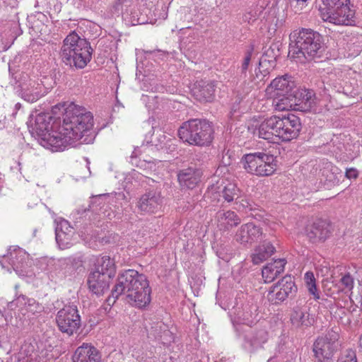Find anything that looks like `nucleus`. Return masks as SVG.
<instances>
[{
    "instance_id": "nucleus-34",
    "label": "nucleus",
    "mask_w": 362,
    "mask_h": 362,
    "mask_svg": "<svg viewBox=\"0 0 362 362\" xmlns=\"http://www.w3.org/2000/svg\"><path fill=\"white\" fill-rule=\"evenodd\" d=\"M273 105L279 111L289 110L296 106V95L290 93L282 96H273Z\"/></svg>"
},
{
    "instance_id": "nucleus-44",
    "label": "nucleus",
    "mask_w": 362,
    "mask_h": 362,
    "mask_svg": "<svg viewBox=\"0 0 362 362\" xmlns=\"http://www.w3.org/2000/svg\"><path fill=\"white\" fill-rule=\"evenodd\" d=\"M236 204L240 203L243 209L254 211L255 210V207L252 202L247 198H242L239 201H235Z\"/></svg>"
},
{
    "instance_id": "nucleus-20",
    "label": "nucleus",
    "mask_w": 362,
    "mask_h": 362,
    "mask_svg": "<svg viewBox=\"0 0 362 362\" xmlns=\"http://www.w3.org/2000/svg\"><path fill=\"white\" fill-rule=\"evenodd\" d=\"M112 278L107 274H103L98 270H92L88 278L89 290L97 296H101L106 292L110 287V283Z\"/></svg>"
},
{
    "instance_id": "nucleus-56",
    "label": "nucleus",
    "mask_w": 362,
    "mask_h": 362,
    "mask_svg": "<svg viewBox=\"0 0 362 362\" xmlns=\"http://www.w3.org/2000/svg\"><path fill=\"white\" fill-rule=\"evenodd\" d=\"M262 59H261V60L259 61V65H261V64H262Z\"/></svg>"
},
{
    "instance_id": "nucleus-45",
    "label": "nucleus",
    "mask_w": 362,
    "mask_h": 362,
    "mask_svg": "<svg viewBox=\"0 0 362 362\" xmlns=\"http://www.w3.org/2000/svg\"><path fill=\"white\" fill-rule=\"evenodd\" d=\"M175 139L174 138H170L167 140V143L165 144L164 146H162V150L168 152L170 151H174L176 149V144H175Z\"/></svg>"
},
{
    "instance_id": "nucleus-17",
    "label": "nucleus",
    "mask_w": 362,
    "mask_h": 362,
    "mask_svg": "<svg viewBox=\"0 0 362 362\" xmlns=\"http://www.w3.org/2000/svg\"><path fill=\"white\" fill-rule=\"evenodd\" d=\"M276 116H272L264 119L252 131L254 136L260 139L268 140L271 142H276L279 139Z\"/></svg>"
},
{
    "instance_id": "nucleus-41",
    "label": "nucleus",
    "mask_w": 362,
    "mask_h": 362,
    "mask_svg": "<svg viewBox=\"0 0 362 362\" xmlns=\"http://www.w3.org/2000/svg\"><path fill=\"white\" fill-rule=\"evenodd\" d=\"M280 55L279 49L276 45H272L264 53V61H272V59L276 60V57Z\"/></svg>"
},
{
    "instance_id": "nucleus-43",
    "label": "nucleus",
    "mask_w": 362,
    "mask_h": 362,
    "mask_svg": "<svg viewBox=\"0 0 362 362\" xmlns=\"http://www.w3.org/2000/svg\"><path fill=\"white\" fill-rule=\"evenodd\" d=\"M64 262L66 264H71L74 269H79L83 264V260L81 256L67 257L64 259Z\"/></svg>"
},
{
    "instance_id": "nucleus-25",
    "label": "nucleus",
    "mask_w": 362,
    "mask_h": 362,
    "mask_svg": "<svg viewBox=\"0 0 362 362\" xmlns=\"http://www.w3.org/2000/svg\"><path fill=\"white\" fill-rule=\"evenodd\" d=\"M201 175L199 170L188 168L179 172L177 179L182 187L193 189L200 182Z\"/></svg>"
},
{
    "instance_id": "nucleus-13",
    "label": "nucleus",
    "mask_w": 362,
    "mask_h": 362,
    "mask_svg": "<svg viewBox=\"0 0 362 362\" xmlns=\"http://www.w3.org/2000/svg\"><path fill=\"white\" fill-rule=\"evenodd\" d=\"M12 309H16L18 313L27 318L40 314L44 311V306L35 299L25 295H19L10 303Z\"/></svg>"
},
{
    "instance_id": "nucleus-16",
    "label": "nucleus",
    "mask_w": 362,
    "mask_h": 362,
    "mask_svg": "<svg viewBox=\"0 0 362 362\" xmlns=\"http://www.w3.org/2000/svg\"><path fill=\"white\" fill-rule=\"evenodd\" d=\"M295 82L291 76L286 74L274 78L267 88V92L272 96H282L294 93Z\"/></svg>"
},
{
    "instance_id": "nucleus-10",
    "label": "nucleus",
    "mask_w": 362,
    "mask_h": 362,
    "mask_svg": "<svg viewBox=\"0 0 362 362\" xmlns=\"http://www.w3.org/2000/svg\"><path fill=\"white\" fill-rule=\"evenodd\" d=\"M297 289L293 277L286 275L271 287L267 294L268 300L272 304H279L295 295Z\"/></svg>"
},
{
    "instance_id": "nucleus-40",
    "label": "nucleus",
    "mask_w": 362,
    "mask_h": 362,
    "mask_svg": "<svg viewBox=\"0 0 362 362\" xmlns=\"http://www.w3.org/2000/svg\"><path fill=\"white\" fill-rule=\"evenodd\" d=\"M253 52H254V47H253V45H251L245 52V55L244 57V59H243V63H242V65L240 67V71H241L240 76L241 77L243 76L244 77L246 76V73L248 69Z\"/></svg>"
},
{
    "instance_id": "nucleus-37",
    "label": "nucleus",
    "mask_w": 362,
    "mask_h": 362,
    "mask_svg": "<svg viewBox=\"0 0 362 362\" xmlns=\"http://www.w3.org/2000/svg\"><path fill=\"white\" fill-rule=\"evenodd\" d=\"M240 191L236 185L233 183H228L222 189L221 196L227 202H231L240 199Z\"/></svg>"
},
{
    "instance_id": "nucleus-14",
    "label": "nucleus",
    "mask_w": 362,
    "mask_h": 362,
    "mask_svg": "<svg viewBox=\"0 0 362 362\" xmlns=\"http://www.w3.org/2000/svg\"><path fill=\"white\" fill-rule=\"evenodd\" d=\"M157 88H152L151 91H148L146 94H143L141 96V101L144 103L148 113L151 116L149 117L148 119L145 123V128H151L149 132L146 135V139H148V136H152L154 134V129L158 127L156 121V110L158 107V95H157Z\"/></svg>"
},
{
    "instance_id": "nucleus-39",
    "label": "nucleus",
    "mask_w": 362,
    "mask_h": 362,
    "mask_svg": "<svg viewBox=\"0 0 362 362\" xmlns=\"http://www.w3.org/2000/svg\"><path fill=\"white\" fill-rule=\"evenodd\" d=\"M304 279L309 293L313 295L315 299H319L320 296L317 292L315 284V278L313 273L311 272H306L305 274Z\"/></svg>"
},
{
    "instance_id": "nucleus-19",
    "label": "nucleus",
    "mask_w": 362,
    "mask_h": 362,
    "mask_svg": "<svg viewBox=\"0 0 362 362\" xmlns=\"http://www.w3.org/2000/svg\"><path fill=\"white\" fill-rule=\"evenodd\" d=\"M263 235L262 229L253 223L242 225L237 230L235 239L243 245L257 242Z\"/></svg>"
},
{
    "instance_id": "nucleus-9",
    "label": "nucleus",
    "mask_w": 362,
    "mask_h": 362,
    "mask_svg": "<svg viewBox=\"0 0 362 362\" xmlns=\"http://www.w3.org/2000/svg\"><path fill=\"white\" fill-rule=\"evenodd\" d=\"M56 322L59 330L68 335H72L81 325V317L76 306L66 305L58 311Z\"/></svg>"
},
{
    "instance_id": "nucleus-5",
    "label": "nucleus",
    "mask_w": 362,
    "mask_h": 362,
    "mask_svg": "<svg viewBox=\"0 0 362 362\" xmlns=\"http://www.w3.org/2000/svg\"><path fill=\"white\" fill-rule=\"evenodd\" d=\"M184 142L198 146H209L214 139V129L206 119H192L182 123L177 131Z\"/></svg>"
},
{
    "instance_id": "nucleus-30",
    "label": "nucleus",
    "mask_w": 362,
    "mask_h": 362,
    "mask_svg": "<svg viewBox=\"0 0 362 362\" xmlns=\"http://www.w3.org/2000/svg\"><path fill=\"white\" fill-rule=\"evenodd\" d=\"M216 219L218 226L226 230H229L240 223V217L230 210H219L216 214Z\"/></svg>"
},
{
    "instance_id": "nucleus-21",
    "label": "nucleus",
    "mask_w": 362,
    "mask_h": 362,
    "mask_svg": "<svg viewBox=\"0 0 362 362\" xmlns=\"http://www.w3.org/2000/svg\"><path fill=\"white\" fill-rule=\"evenodd\" d=\"M243 347L250 353H254L261 348L268 339V332L265 329L252 331L244 335Z\"/></svg>"
},
{
    "instance_id": "nucleus-27",
    "label": "nucleus",
    "mask_w": 362,
    "mask_h": 362,
    "mask_svg": "<svg viewBox=\"0 0 362 362\" xmlns=\"http://www.w3.org/2000/svg\"><path fill=\"white\" fill-rule=\"evenodd\" d=\"M286 260L277 259L265 265L262 270V275L265 283L272 282L284 271Z\"/></svg>"
},
{
    "instance_id": "nucleus-3",
    "label": "nucleus",
    "mask_w": 362,
    "mask_h": 362,
    "mask_svg": "<svg viewBox=\"0 0 362 362\" xmlns=\"http://www.w3.org/2000/svg\"><path fill=\"white\" fill-rule=\"evenodd\" d=\"M288 57L304 62L321 57L325 50L322 36L312 29L302 28L290 35Z\"/></svg>"
},
{
    "instance_id": "nucleus-6",
    "label": "nucleus",
    "mask_w": 362,
    "mask_h": 362,
    "mask_svg": "<svg viewBox=\"0 0 362 362\" xmlns=\"http://www.w3.org/2000/svg\"><path fill=\"white\" fill-rule=\"evenodd\" d=\"M349 0H322L320 8L322 18L335 25H354V11L349 8Z\"/></svg>"
},
{
    "instance_id": "nucleus-47",
    "label": "nucleus",
    "mask_w": 362,
    "mask_h": 362,
    "mask_svg": "<svg viewBox=\"0 0 362 362\" xmlns=\"http://www.w3.org/2000/svg\"><path fill=\"white\" fill-rule=\"evenodd\" d=\"M256 16L254 15L252 12H247L243 16V21L247 22L248 23H253L255 21H256Z\"/></svg>"
},
{
    "instance_id": "nucleus-15",
    "label": "nucleus",
    "mask_w": 362,
    "mask_h": 362,
    "mask_svg": "<svg viewBox=\"0 0 362 362\" xmlns=\"http://www.w3.org/2000/svg\"><path fill=\"white\" fill-rule=\"evenodd\" d=\"M56 241L61 249H66L73 245L75 236V230L70 223L62 218L55 220Z\"/></svg>"
},
{
    "instance_id": "nucleus-31",
    "label": "nucleus",
    "mask_w": 362,
    "mask_h": 362,
    "mask_svg": "<svg viewBox=\"0 0 362 362\" xmlns=\"http://www.w3.org/2000/svg\"><path fill=\"white\" fill-rule=\"evenodd\" d=\"M177 328L170 320V317L166 322H163L160 326V339L162 344L168 347L175 341Z\"/></svg>"
},
{
    "instance_id": "nucleus-35",
    "label": "nucleus",
    "mask_w": 362,
    "mask_h": 362,
    "mask_svg": "<svg viewBox=\"0 0 362 362\" xmlns=\"http://www.w3.org/2000/svg\"><path fill=\"white\" fill-rule=\"evenodd\" d=\"M93 270L102 272L103 274L109 275L113 278L116 274L115 261L108 256H104L97 260L95 268Z\"/></svg>"
},
{
    "instance_id": "nucleus-12",
    "label": "nucleus",
    "mask_w": 362,
    "mask_h": 362,
    "mask_svg": "<svg viewBox=\"0 0 362 362\" xmlns=\"http://www.w3.org/2000/svg\"><path fill=\"white\" fill-rule=\"evenodd\" d=\"M20 95L25 101L34 103L47 94L49 88L44 82L35 77L28 78L21 83Z\"/></svg>"
},
{
    "instance_id": "nucleus-32",
    "label": "nucleus",
    "mask_w": 362,
    "mask_h": 362,
    "mask_svg": "<svg viewBox=\"0 0 362 362\" xmlns=\"http://www.w3.org/2000/svg\"><path fill=\"white\" fill-rule=\"evenodd\" d=\"M262 162L260 164L257 176H269L276 169V159L274 155L263 151Z\"/></svg>"
},
{
    "instance_id": "nucleus-29",
    "label": "nucleus",
    "mask_w": 362,
    "mask_h": 362,
    "mask_svg": "<svg viewBox=\"0 0 362 362\" xmlns=\"http://www.w3.org/2000/svg\"><path fill=\"white\" fill-rule=\"evenodd\" d=\"M263 151H257L245 154L241 159L244 169L250 174L257 176L260 164L262 162Z\"/></svg>"
},
{
    "instance_id": "nucleus-46",
    "label": "nucleus",
    "mask_w": 362,
    "mask_h": 362,
    "mask_svg": "<svg viewBox=\"0 0 362 362\" xmlns=\"http://www.w3.org/2000/svg\"><path fill=\"white\" fill-rule=\"evenodd\" d=\"M345 176L348 179H356L358 177V172L354 168H347Z\"/></svg>"
},
{
    "instance_id": "nucleus-53",
    "label": "nucleus",
    "mask_w": 362,
    "mask_h": 362,
    "mask_svg": "<svg viewBox=\"0 0 362 362\" xmlns=\"http://www.w3.org/2000/svg\"><path fill=\"white\" fill-rule=\"evenodd\" d=\"M236 112V108H235V107H233L232 109H231V111L229 113V117L230 118H232L233 116V114Z\"/></svg>"
},
{
    "instance_id": "nucleus-2",
    "label": "nucleus",
    "mask_w": 362,
    "mask_h": 362,
    "mask_svg": "<svg viewBox=\"0 0 362 362\" xmlns=\"http://www.w3.org/2000/svg\"><path fill=\"white\" fill-rule=\"evenodd\" d=\"M112 294L115 298L124 294L129 303L140 308L151 302V288L146 277L134 269L119 274Z\"/></svg>"
},
{
    "instance_id": "nucleus-55",
    "label": "nucleus",
    "mask_w": 362,
    "mask_h": 362,
    "mask_svg": "<svg viewBox=\"0 0 362 362\" xmlns=\"http://www.w3.org/2000/svg\"><path fill=\"white\" fill-rule=\"evenodd\" d=\"M167 17V14H165V16H163V19H165Z\"/></svg>"
},
{
    "instance_id": "nucleus-4",
    "label": "nucleus",
    "mask_w": 362,
    "mask_h": 362,
    "mask_svg": "<svg viewBox=\"0 0 362 362\" xmlns=\"http://www.w3.org/2000/svg\"><path fill=\"white\" fill-rule=\"evenodd\" d=\"M90 50L89 42L73 32L64 39L60 54L66 64H73L76 67L82 69L91 59Z\"/></svg>"
},
{
    "instance_id": "nucleus-38",
    "label": "nucleus",
    "mask_w": 362,
    "mask_h": 362,
    "mask_svg": "<svg viewBox=\"0 0 362 362\" xmlns=\"http://www.w3.org/2000/svg\"><path fill=\"white\" fill-rule=\"evenodd\" d=\"M256 311V306H252L251 308H247V306H245L243 315L240 316L241 322L251 326L256 321H258L257 314L255 313Z\"/></svg>"
},
{
    "instance_id": "nucleus-24",
    "label": "nucleus",
    "mask_w": 362,
    "mask_h": 362,
    "mask_svg": "<svg viewBox=\"0 0 362 362\" xmlns=\"http://www.w3.org/2000/svg\"><path fill=\"white\" fill-rule=\"evenodd\" d=\"M298 94L299 98L296 95V105L298 106V110L303 112H317V98L313 90H301Z\"/></svg>"
},
{
    "instance_id": "nucleus-22",
    "label": "nucleus",
    "mask_w": 362,
    "mask_h": 362,
    "mask_svg": "<svg viewBox=\"0 0 362 362\" xmlns=\"http://www.w3.org/2000/svg\"><path fill=\"white\" fill-rule=\"evenodd\" d=\"M216 83L211 81L197 82L192 89V94L196 100L202 103H210L215 98Z\"/></svg>"
},
{
    "instance_id": "nucleus-23",
    "label": "nucleus",
    "mask_w": 362,
    "mask_h": 362,
    "mask_svg": "<svg viewBox=\"0 0 362 362\" xmlns=\"http://www.w3.org/2000/svg\"><path fill=\"white\" fill-rule=\"evenodd\" d=\"M101 355L99 351L91 344L83 343L78 346L73 356V362H100Z\"/></svg>"
},
{
    "instance_id": "nucleus-51",
    "label": "nucleus",
    "mask_w": 362,
    "mask_h": 362,
    "mask_svg": "<svg viewBox=\"0 0 362 362\" xmlns=\"http://www.w3.org/2000/svg\"><path fill=\"white\" fill-rule=\"evenodd\" d=\"M252 88H253V85H250V86H249L245 88V90H244V93L245 94H247V93H249L251 91V90Z\"/></svg>"
},
{
    "instance_id": "nucleus-18",
    "label": "nucleus",
    "mask_w": 362,
    "mask_h": 362,
    "mask_svg": "<svg viewBox=\"0 0 362 362\" xmlns=\"http://www.w3.org/2000/svg\"><path fill=\"white\" fill-rule=\"evenodd\" d=\"M306 236L313 243L325 241L331 235L330 225L325 220L319 219L305 229Z\"/></svg>"
},
{
    "instance_id": "nucleus-50",
    "label": "nucleus",
    "mask_w": 362,
    "mask_h": 362,
    "mask_svg": "<svg viewBox=\"0 0 362 362\" xmlns=\"http://www.w3.org/2000/svg\"><path fill=\"white\" fill-rule=\"evenodd\" d=\"M4 321H5V320L4 318V316L1 314V313L0 312V329H2V327H3L4 324Z\"/></svg>"
},
{
    "instance_id": "nucleus-33",
    "label": "nucleus",
    "mask_w": 362,
    "mask_h": 362,
    "mask_svg": "<svg viewBox=\"0 0 362 362\" xmlns=\"http://www.w3.org/2000/svg\"><path fill=\"white\" fill-rule=\"evenodd\" d=\"M291 321L292 325L296 327L310 326L311 322L309 320V314L307 312V307H294L291 315Z\"/></svg>"
},
{
    "instance_id": "nucleus-48",
    "label": "nucleus",
    "mask_w": 362,
    "mask_h": 362,
    "mask_svg": "<svg viewBox=\"0 0 362 362\" xmlns=\"http://www.w3.org/2000/svg\"><path fill=\"white\" fill-rule=\"evenodd\" d=\"M341 362H357L356 356L354 352H349Z\"/></svg>"
},
{
    "instance_id": "nucleus-11",
    "label": "nucleus",
    "mask_w": 362,
    "mask_h": 362,
    "mask_svg": "<svg viewBox=\"0 0 362 362\" xmlns=\"http://www.w3.org/2000/svg\"><path fill=\"white\" fill-rule=\"evenodd\" d=\"M279 139L289 141L298 136L302 125L298 117L289 114L287 117L276 116Z\"/></svg>"
},
{
    "instance_id": "nucleus-1",
    "label": "nucleus",
    "mask_w": 362,
    "mask_h": 362,
    "mask_svg": "<svg viewBox=\"0 0 362 362\" xmlns=\"http://www.w3.org/2000/svg\"><path fill=\"white\" fill-rule=\"evenodd\" d=\"M50 117L38 114L35 117L33 129L41 137V145L52 151H62L80 143L93 140V117L90 112L74 104L65 110L62 123L49 127Z\"/></svg>"
},
{
    "instance_id": "nucleus-54",
    "label": "nucleus",
    "mask_w": 362,
    "mask_h": 362,
    "mask_svg": "<svg viewBox=\"0 0 362 362\" xmlns=\"http://www.w3.org/2000/svg\"><path fill=\"white\" fill-rule=\"evenodd\" d=\"M267 362H274V358H270Z\"/></svg>"
},
{
    "instance_id": "nucleus-28",
    "label": "nucleus",
    "mask_w": 362,
    "mask_h": 362,
    "mask_svg": "<svg viewBox=\"0 0 362 362\" xmlns=\"http://www.w3.org/2000/svg\"><path fill=\"white\" fill-rule=\"evenodd\" d=\"M158 204L156 191H149L144 194L138 200L136 206L142 214L153 213Z\"/></svg>"
},
{
    "instance_id": "nucleus-8",
    "label": "nucleus",
    "mask_w": 362,
    "mask_h": 362,
    "mask_svg": "<svg viewBox=\"0 0 362 362\" xmlns=\"http://www.w3.org/2000/svg\"><path fill=\"white\" fill-rule=\"evenodd\" d=\"M339 339L338 332L331 329L315 339L313 351L317 362H326L332 359L339 347Z\"/></svg>"
},
{
    "instance_id": "nucleus-42",
    "label": "nucleus",
    "mask_w": 362,
    "mask_h": 362,
    "mask_svg": "<svg viewBox=\"0 0 362 362\" xmlns=\"http://www.w3.org/2000/svg\"><path fill=\"white\" fill-rule=\"evenodd\" d=\"M341 284L349 291L354 288V280L349 273L345 274L340 279Z\"/></svg>"
},
{
    "instance_id": "nucleus-26",
    "label": "nucleus",
    "mask_w": 362,
    "mask_h": 362,
    "mask_svg": "<svg viewBox=\"0 0 362 362\" xmlns=\"http://www.w3.org/2000/svg\"><path fill=\"white\" fill-rule=\"evenodd\" d=\"M275 252V247L269 241L264 240L254 249L250 257L254 264H259L268 259Z\"/></svg>"
},
{
    "instance_id": "nucleus-7",
    "label": "nucleus",
    "mask_w": 362,
    "mask_h": 362,
    "mask_svg": "<svg viewBox=\"0 0 362 362\" xmlns=\"http://www.w3.org/2000/svg\"><path fill=\"white\" fill-rule=\"evenodd\" d=\"M31 264L29 255L18 247H11L6 255L0 257V264L2 268L11 272L8 267L10 265L19 276L29 275Z\"/></svg>"
},
{
    "instance_id": "nucleus-36",
    "label": "nucleus",
    "mask_w": 362,
    "mask_h": 362,
    "mask_svg": "<svg viewBox=\"0 0 362 362\" xmlns=\"http://www.w3.org/2000/svg\"><path fill=\"white\" fill-rule=\"evenodd\" d=\"M37 354L33 346L29 343H25L21 348L18 354V362H36Z\"/></svg>"
},
{
    "instance_id": "nucleus-49",
    "label": "nucleus",
    "mask_w": 362,
    "mask_h": 362,
    "mask_svg": "<svg viewBox=\"0 0 362 362\" xmlns=\"http://www.w3.org/2000/svg\"><path fill=\"white\" fill-rule=\"evenodd\" d=\"M148 164V168L150 169V170H156V165L154 162H148L147 163Z\"/></svg>"
},
{
    "instance_id": "nucleus-52",
    "label": "nucleus",
    "mask_w": 362,
    "mask_h": 362,
    "mask_svg": "<svg viewBox=\"0 0 362 362\" xmlns=\"http://www.w3.org/2000/svg\"><path fill=\"white\" fill-rule=\"evenodd\" d=\"M332 177H330L329 179H327V180L332 182L333 183H334V182L338 183L339 180L337 179V177H335V176L333 175H332Z\"/></svg>"
}]
</instances>
